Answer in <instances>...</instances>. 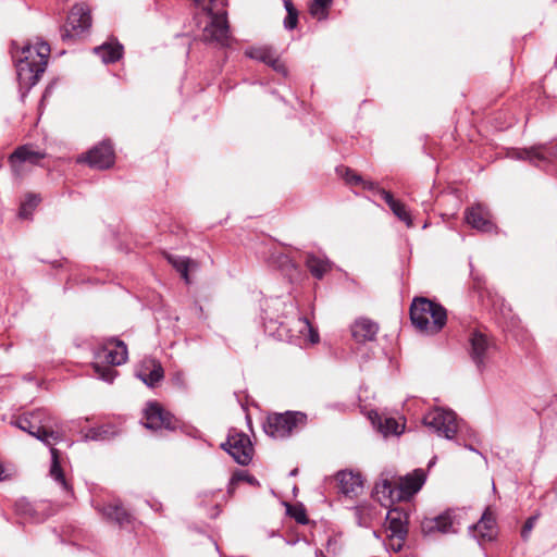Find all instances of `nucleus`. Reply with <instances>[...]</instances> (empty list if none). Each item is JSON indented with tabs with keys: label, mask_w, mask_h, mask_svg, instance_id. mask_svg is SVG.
Returning <instances> with one entry per match:
<instances>
[{
	"label": "nucleus",
	"mask_w": 557,
	"mask_h": 557,
	"mask_svg": "<svg viewBox=\"0 0 557 557\" xmlns=\"http://www.w3.org/2000/svg\"><path fill=\"white\" fill-rule=\"evenodd\" d=\"M15 425L50 447L51 466L49 474L64 491L70 492V486L60 465V453L54 448V445L62 441V434L51 429V418L48 412L38 409L24 414L15 421Z\"/></svg>",
	"instance_id": "f257e3e1"
},
{
	"label": "nucleus",
	"mask_w": 557,
	"mask_h": 557,
	"mask_svg": "<svg viewBox=\"0 0 557 557\" xmlns=\"http://www.w3.org/2000/svg\"><path fill=\"white\" fill-rule=\"evenodd\" d=\"M50 55V46L45 41L28 44L22 48L17 60L16 73L22 87L27 89L37 84L46 70Z\"/></svg>",
	"instance_id": "f03ea898"
},
{
	"label": "nucleus",
	"mask_w": 557,
	"mask_h": 557,
	"mask_svg": "<svg viewBox=\"0 0 557 557\" xmlns=\"http://www.w3.org/2000/svg\"><path fill=\"white\" fill-rule=\"evenodd\" d=\"M410 320L425 335L437 334L447 322L443 306L424 297L414 298L410 306Z\"/></svg>",
	"instance_id": "7ed1b4c3"
},
{
	"label": "nucleus",
	"mask_w": 557,
	"mask_h": 557,
	"mask_svg": "<svg viewBox=\"0 0 557 557\" xmlns=\"http://www.w3.org/2000/svg\"><path fill=\"white\" fill-rule=\"evenodd\" d=\"M96 359L107 362L106 366H101L99 362L94 363L92 367L97 376L107 383H112L117 375V371L112 367L126 362L127 347L122 341L110 338L107 344L96 352Z\"/></svg>",
	"instance_id": "20e7f679"
},
{
	"label": "nucleus",
	"mask_w": 557,
	"mask_h": 557,
	"mask_svg": "<svg viewBox=\"0 0 557 557\" xmlns=\"http://www.w3.org/2000/svg\"><path fill=\"white\" fill-rule=\"evenodd\" d=\"M307 423V414L301 411H286L269 414L263 423L264 432L273 438H286Z\"/></svg>",
	"instance_id": "39448f33"
},
{
	"label": "nucleus",
	"mask_w": 557,
	"mask_h": 557,
	"mask_svg": "<svg viewBox=\"0 0 557 557\" xmlns=\"http://www.w3.org/2000/svg\"><path fill=\"white\" fill-rule=\"evenodd\" d=\"M423 423L425 426L432 429L438 436H443L447 440L454 438L459 428L456 413L442 408H435L429 411L423 418Z\"/></svg>",
	"instance_id": "423d86ee"
},
{
	"label": "nucleus",
	"mask_w": 557,
	"mask_h": 557,
	"mask_svg": "<svg viewBox=\"0 0 557 557\" xmlns=\"http://www.w3.org/2000/svg\"><path fill=\"white\" fill-rule=\"evenodd\" d=\"M91 26L89 8L84 3H77L71 9L65 25L61 29V37L64 41L79 37Z\"/></svg>",
	"instance_id": "0eeeda50"
},
{
	"label": "nucleus",
	"mask_w": 557,
	"mask_h": 557,
	"mask_svg": "<svg viewBox=\"0 0 557 557\" xmlns=\"http://www.w3.org/2000/svg\"><path fill=\"white\" fill-rule=\"evenodd\" d=\"M221 448L242 466L248 465L252 459L253 447L250 438L245 433L235 429L228 431L227 438L221 444Z\"/></svg>",
	"instance_id": "6e6552de"
},
{
	"label": "nucleus",
	"mask_w": 557,
	"mask_h": 557,
	"mask_svg": "<svg viewBox=\"0 0 557 557\" xmlns=\"http://www.w3.org/2000/svg\"><path fill=\"white\" fill-rule=\"evenodd\" d=\"M469 344V354L471 360L475 364L478 371L480 373H483L484 371H486L491 362L492 355L494 351V344L487 337V335L482 333L481 331H473L470 334Z\"/></svg>",
	"instance_id": "1a4fd4ad"
},
{
	"label": "nucleus",
	"mask_w": 557,
	"mask_h": 557,
	"mask_svg": "<svg viewBox=\"0 0 557 557\" xmlns=\"http://www.w3.org/2000/svg\"><path fill=\"white\" fill-rule=\"evenodd\" d=\"M459 525L460 513L456 510L448 509L436 517L424 518L421 522V530L424 534L435 532L443 534L456 533Z\"/></svg>",
	"instance_id": "9d476101"
},
{
	"label": "nucleus",
	"mask_w": 557,
	"mask_h": 557,
	"mask_svg": "<svg viewBox=\"0 0 557 557\" xmlns=\"http://www.w3.org/2000/svg\"><path fill=\"white\" fill-rule=\"evenodd\" d=\"M46 157V153L35 150L30 145H23L14 150L9 162L15 176L21 177L26 172V164L37 165Z\"/></svg>",
	"instance_id": "9b49d317"
},
{
	"label": "nucleus",
	"mask_w": 557,
	"mask_h": 557,
	"mask_svg": "<svg viewBox=\"0 0 557 557\" xmlns=\"http://www.w3.org/2000/svg\"><path fill=\"white\" fill-rule=\"evenodd\" d=\"M511 157L518 160H527L530 163L540 166L541 163L557 159V143L515 150L511 153Z\"/></svg>",
	"instance_id": "f8f14e48"
},
{
	"label": "nucleus",
	"mask_w": 557,
	"mask_h": 557,
	"mask_svg": "<svg viewBox=\"0 0 557 557\" xmlns=\"http://www.w3.org/2000/svg\"><path fill=\"white\" fill-rule=\"evenodd\" d=\"M144 425L150 430H174L177 426V420L159 404L151 403L145 410Z\"/></svg>",
	"instance_id": "ddd939ff"
},
{
	"label": "nucleus",
	"mask_w": 557,
	"mask_h": 557,
	"mask_svg": "<svg viewBox=\"0 0 557 557\" xmlns=\"http://www.w3.org/2000/svg\"><path fill=\"white\" fill-rule=\"evenodd\" d=\"M85 161L90 168L106 170L114 163V151L109 141L95 146L86 154L78 158V162Z\"/></svg>",
	"instance_id": "4468645a"
},
{
	"label": "nucleus",
	"mask_w": 557,
	"mask_h": 557,
	"mask_svg": "<svg viewBox=\"0 0 557 557\" xmlns=\"http://www.w3.org/2000/svg\"><path fill=\"white\" fill-rule=\"evenodd\" d=\"M469 533L481 546L495 540L497 528L493 513L486 509L478 523L469 527Z\"/></svg>",
	"instance_id": "2eb2a0df"
},
{
	"label": "nucleus",
	"mask_w": 557,
	"mask_h": 557,
	"mask_svg": "<svg viewBox=\"0 0 557 557\" xmlns=\"http://www.w3.org/2000/svg\"><path fill=\"white\" fill-rule=\"evenodd\" d=\"M245 54L250 59L271 66L275 72L284 76L287 74L286 66L281 62L277 52L272 47H251L245 51Z\"/></svg>",
	"instance_id": "dca6fc26"
},
{
	"label": "nucleus",
	"mask_w": 557,
	"mask_h": 557,
	"mask_svg": "<svg viewBox=\"0 0 557 557\" xmlns=\"http://www.w3.org/2000/svg\"><path fill=\"white\" fill-rule=\"evenodd\" d=\"M136 376L147 386L154 387L163 379L164 370L158 360L146 358L140 362Z\"/></svg>",
	"instance_id": "f3484780"
},
{
	"label": "nucleus",
	"mask_w": 557,
	"mask_h": 557,
	"mask_svg": "<svg viewBox=\"0 0 557 557\" xmlns=\"http://www.w3.org/2000/svg\"><path fill=\"white\" fill-rule=\"evenodd\" d=\"M425 473L421 469H416L413 472L399 478L398 484V498L409 499L417 494L425 482Z\"/></svg>",
	"instance_id": "a211bd4d"
},
{
	"label": "nucleus",
	"mask_w": 557,
	"mask_h": 557,
	"mask_svg": "<svg viewBox=\"0 0 557 557\" xmlns=\"http://www.w3.org/2000/svg\"><path fill=\"white\" fill-rule=\"evenodd\" d=\"M465 218L467 223L478 231L488 233L494 230L491 213L482 205H475L468 208L465 212Z\"/></svg>",
	"instance_id": "6ab92c4d"
},
{
	"label": "nucleus",
	"mask_w": 557,
	"mask_h": 557,
	"mask_svg": "<svg viewBox=\"0 0 557 557\" xmlns=\"http://www.w3.org/2000/svg\"><path fill=\"white\" fill-rule=\"evenodd\" d=\"M351 336L357 343L372 342L379 332V325L370 319L359 318L351 324Z\"/></svg>",
	"instance_id": "aec40b11"
},
{
	"label": "nucleus",
	"mask_w": 557,
	"mask_h": 557,
	"mask_svg": "<svg viewBox=\"0 0 557 557\" xmlns=\"http://www.w3.org/2000/svg\"><path fill=\"white\" fill-rule=\"evenodd\" d=\"M407 513L398 508H392L386 513V527L392 536L404 540L407 535Z\"/></svg>",
	"instance_id": "412c9836"
},
{
	"label": "nucleus",
	"mask_w": 557,
	"mask_h": 557,
	"mask_svg": "<svg viewBox=\"0 0 557 557\" xmlns=\"http://www.w3.org/2000/svg\"><path fill=\"white\" fill-rule=\"evenodd\" d=\"M339 491L347 496H356L362 491V479L360 474L351 471H339L336 474Z\"/></svg>",
	"instance_id": "4be33fe9"
},
{
	"label": "nucleus",
	"mask_w": 557,
	"mask_h": 557,
	"mask_svg": "<svg viewBox=\"0 0 557 557\" xmlns=\"http://www.w3.org/2000/svg\"><path fill=\"white\" fill-rule=\"evenodd\" d=\"M377 193L383 198V200L387 203L392 212L403 221L408 227L413 225L410 212L407 210V207L399 200H396L393 195L385 189H377Z\"/></svg>",
	"instance_id": "5701e85b"
},
{
	"label": "nucleus",
	"mask_w": 557,
	"mask_h": 557,
	"mask_svg": "<svg viewBox=\"0 0 557 557\" xmlns=\"http://www.w3.org/2000/svg\"><path fill=\"white\" fill-rule=\"evenodd\" d=\"M100 511L102 512L103 517H106L108 520L114 521L120 527H124L126 524H129L132 522V515L127 512L123 506L117 503H109L104 505Z\"/></svg>",
	"instance_id": "b1692460"
},
{
	"label": "nucleus",
	"mask_w": 557,
	"mask_h": 557,
	"mask_svg": "<svg viewBox=\"0 0 557 557\" xmlns=\"http://www.w3.org/2000/svg\"><path fill=\"white\" fill-rule=\"evenodd\" d=\"M306 265L317 280H321L332 268L330 260L313 253L307 255Z\"/></svg>",
	"instance_id": "393cba45"
},
{
	"label": "nucleus",
	"mask_w": 557,
	"mask_h": 557,
	"mask_svg": "<svg viewBox=\"0 0 557 557\" xmlns=\"http://www.w3.org/2000/svg\"><path fill=\"white\" fill-rule=\"evenodd\" d=\"M372 423L377 425L379 431L384 435H399L404 431V425L394 418L382 419L376 412L370 414Z\"/></svg>",
	"instance_id": "a878e982"
},
{
	"label": "nucleus",
	"mask_w": 557,
	"mask_h": 557,
	"mask_svg": "<svg viewBox=\"0 0 557 557\" xmlns=\"http://www.w3.org/2000/svg\"><path fill=\"white\" fill-rule=\"evenodd\" d=\"M94 51L104 63H114L122 58L123 47L120 44H103Z\"/></svg>",
	"instance_id": "bb28decb"
},
{
	"label": "nucleus",
	"mask_w": 557,
	"mask_h": 557,
	"mask_svg": "<svg viewBox=\"0 0 557 557\" xmlns=\"http://www.w3.org/2000/svg\"><path fill=\"white\" fill-rule=\"evenodd\" d=\"M166 259L169 263L181 274L182 278L186 284L190 283L188 270L191 265H196V262L186 257L168 255Z\"/></svg>",
	"instance_id": "cd10ccee"
},
{
	"label": "nucleus",
	"mask_w": 557,
	"mask_h": 557,
	"mask_svg": "<svg viewBox=\"0 0 557 557\" xmlns=\"http://www.w3.org/2000/svg\"><path fill=\"white\" fill-rule=\"evenodd\" d=\"M240 482H246L252 486L259 485V481L253 475H250L245 470H236L228 482L227 494L232 496L235 492L237 484Z\"/></svg>",
	"instance_id": "c85d7f7f"
},
{
	"label": "nucleus",
	"mask_w": 557,
	"mask_h": 557,
	"mask_svg": "<svg viewBox=\"0 0 557 557\" xmlns=\"http://www.w3.org/2000/svg\"><path fill=\"white\" fill-rule=\"evenodd\" d=\"M337 172L350 185H362L363 188H367V189H373L374 188V184L373 183L364 182L360 175L356 174L352 170H350L348 168H344V166L343 168H338Z\"/></svg>",
	"instance_id": "c756f323"
},
{
	"label": "nucleus",
	"mask_w": 557,
	"mask_h": 557,
	"mask_svg": "<svg viewBox=\"0 0 557 557\" xmlns=\"http://www.w3.org/2000/svg\"><path fill=\"white\" fill-rule=\"evenodd\" d=\"M296 326L298 332L302 336H308L310 343L315 344L319 342V334L318 332L312 327L310 322L305 317H298L296 320Z\"/></svg>",
	"instance_id": "7c9ffc66"
},
{
	"label": "nucleus",
	"mask_w": 557,
	"mask_h": 557,
	"mask_svg": "<svg viewBox=\"0 0 557 557\" xmlns=\"http://www.w3.org/2000/svg\"><path fill=\"white\" fill-rule=\"evenodd\" d=\"M331 3L332 0H312L309 5V12L313 17L324 20L327 16V9Z\"/></svg>",
	"instance_id": "2f4dec72"
},
{
	"label": "nucleus",
	"mask_w": 557,
	"mask_h": 557,
	"mask_svg": "<svg viewBox=\"0 0 557 557\" xmlns=\"http://www.w3.org/2000/svg\"><path fill=\"white\" fill-rule=\"evenodd\" d=\"M264 327L265 331L272 335H275L277 338L283 339L285 337V326L284 321H274L272 317H264Z\"/></svg>",
	"instance_id": "473e14b6"
},
{
	"label": "nucleus",
	"mask_w": 557,
	"mask_h": 557,
	"mask_svg": "<svg viewBox=\"0 0 557 557\" xmlns=\"http://www.w3.org/2000/svg\"><path fill=\"white\" fill-rule=\"evenodd\" d=\"M40 202V198L38 195L35 194H28L26 195L24 201L21 203L20 208V216L23 219H27L33 210L38 206Z\"/></svg>",
	"instance_id": "72a5a7b5"
},
{
	"label": "nucleus",
	"mask_w": 557,
	"mask_h": 557,
	"mask_svg": "<svg viewBox=\"0 0 557 557\" xmlns=\"http://www.w3.org/2000/svg\"><path fill=\"white\" fill-rule=\"evenodd\" d=\"M285 10L287 12V15L284 20V27L286 29H294L297 26L298 23V11L294 7L292 2L286 1Z\"/></svg>",
	"instance_id": "f704fd0d"
},
{
	"label": "nucleus",
	"mask_w": 557,
	"mask_h": 557,
	"mask_svg": "<svg viewBox=\"0 0 557 557\" xmlns=\"http://www.w3.org/2000/svg\"><path fill=\"white\" fill-rule=\"evenodd\" d=\"M108 431L103 428H94L85 434L86 440L100 441L107 438Z\"/></svg>",
	"instance_id": "c9c22d12"
},
{
	"label": "nucleus",
	"mask_w": 557,
	"mask_h": 557,
	"mask_svg": "<svg viewBox=\"0 0 557 557\" xmlns=\"http://www.w3.org/2000/svg\"><path fill=\"white\" fill-rule=\"evenodd\" d=\"M539 519V515L531 516L527 519L522 530H521V536L523 540H528L532 529L534 528L536 521Z\"/></svg>",
	"instance_id": "e433bc0d"
},
{
	"label": "nucleus",
	"mask_w": 557,
	"mask_h": 557,
	"mask_svg": "<svg viewBox=\"0 0 557 557\" xmlns=\"http://www.w3.org/2000/svg\"><path fill=\"white\" fill-rule=\"evenodd\" d=\"M380 488H382V493L387 494L388 496H392V494H393L392 484L387 480H382L381 483L376 484V486H375L376 492H379Z\"/></svg>",
	"instance_id": "4c0bfd02"
},
{
	"label": "nucleus",
	"mask_w": 557,
	"mask_h": 557,
	"mask_svg": "<svg viewBox=\"0 0 557 557\" xmlns=\"http://www.w3.org/2000/svg\"><path fill=\"white\" fill-rule=\"evenodd\" d=\"M173 381L174 383L180 386V387H184L185 386V376H184V373L183 372H176L173 376Z\"/></svg>",
	"instance_id": "58836bf2"
},
{
	"label": "nucleus",
	"mask_w": 557,
	"mask_h": 557,
	"mask_svg": "<svg viewBox=\"0 0 557 557\" xmlns=\"http://www.w3.org/2000/svg\"><path fill=\"white\" fill-rule=\"evenodd\" d=\"M7 476L4 475V468L3 466L0 463V481L4 480Z\"/></svg>",
	"instance_id": "ea45409f"
},
{
	"label": "nucleus",
	"mask_w": 557,
	"mask_h": 557,
	"mask_svg": "<svg viewBox=\"0 0 557 557\" xmlns=\"http://www.w3.org/2000/svg\"><path fill=\"white\" fill-rule=\"evenodd\" d=\"M296 520H297L298 522L304 523V522L306 521L305 513L298 515V516L296 517Z\"/></svg>",
	"instance_id": "a19ab883"
},
{
	"label": "nucleus",
	"mask_w": 557,
	"mask_h": 557,
	"mask_svg": "<svg viewBox=\"0 0 557 557\" xmlns=\"http://www.w3.org/2000/svg\"><path fill=\"white\" fill-rule=\"evenodd\" d=\"M281 305H284L280 299L274 300L273 306L278 307Z\"/></svg>",
	"instance_id": "79ce46f5"
},
{
	"label": "nucleus",
	"mask_w": 557,
	"mask_h": 557,
	"mask_svg": "<svg viewBox=\"0 0 557 557\" xmlns=\"http://www.w3.org/2000/svg\"><path fill=\"white\" fill-rule=\"evenodd\" d=\"M466 448H468L470 450H473V451H476L471 445H466Z\"/></svg>",
	"instance_id": "37998d69"
},
{
	"label": "nucleus",
	"mask_w": 557,
	"mask_h": 557,
	"mask_svg": "<svg viewBox=\"0 0 557 557\" xmlns=\"http://www.w3.org/2000/svg\"><path fill=\"white\" fill-rule=\"evenodd\" d=\"M284 2V7H286V0H282ZM287 2H292V0H287Z\"/></svg>",
	"instance_id": "c03bdc74"
},
{
	"label": "nucleus",
	"mask_w": 557,
	"mask_h": 557,
	"mask_svg": "<svg viewBox=\"0 0 557 557\" xmlns=\"http://www.w3.org/2000/svg\"><path fill=\"white\" fill-rule=\"evenodd\" d=\"M222 5H226V0H221Z\"/></svg>",
	"instance_id": "a18cd8bd"
},
{
	"label": "nucleus",
	"mask_w": 557,
	"mask_h": 557,
	"mask_svg": "<svg viewBox=\"0 0 557 557\" xmlns=\"http://www.w3.org/2000/svg\"><path fill=\"white\" fill-rule=\"evenodd\" d=\"M296 472H297V470L295 469V470L292 471L290 474L294 475V474H296Z\"/></svg>",
	"instance_id": "49530a36"
}]
</instances>
